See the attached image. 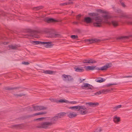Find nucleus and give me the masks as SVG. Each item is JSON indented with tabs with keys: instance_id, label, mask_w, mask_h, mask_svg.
<instances>
[{
	"instance_id": "f257e3e1",
	"label": "nucleus",
	"mask_w": 132,
	"mask_h": 132,
	"mask_svg": "<svg viewBox=\"0 0 132 132\" xmlns=\"http://www.w3.org/2000/svg\"><path fill=\"white\" fill-rule=\"evenodd\" d=\"M88 14L90 16L96 17L93 19L89 17H85L84 19V22L87 23H92L94 26L96 27H102L104 21H107L110 18L106 15H103L102 16H97L98 14L97 13H90Z\"/></svg>"
},
{
	"instance_id": "f03ea898",
	"label": "nucleus",
	"mask_w": 132,
	"mask_h": 132,
	"mask_svg": "<svg viewBox=\"0 0 132 132\" xmlns=\"http://www.w3.org/2000/svg\"><path fill=\"white\" fill-rule=\"evenodd\" d=\"M112 64L109 63L106 64L104 66L101 68L97 67L96 66H88L87 67H85L84 68H86L85 69L87 71L88 70H101L102 71L106 70L108 68H110Z\"/></svg>"
},
{
	"instance_id": "7ed1b4c3",
	"label": "nucleus",
	"mask_w": 132,
	"mask_h": 132,
	"mask_svg": "<svg viewBox=\"0 0 132 132\" xmlns=\"http://www.w3.org/2000/svg\"><path fill=\"white\" fill-rule=\"evenodd\" d=\"M27 32L28 34L25 35V38H28L29 37H33L38 38L39 37V36L38 34V32L37 31L29 29L28 30Z\"/></svg>"
},
{
	"instance_id": "20e7f679",
	"label": "nucleus",
	"mask_w": 132,
	"mask_h": 132,
	"mask_svg": "<svg viewBox=\"0 0 132 132\" xmlns=\"http://www.w3.org/2000/svg\"><path fill=\"white\" fill-rule=\"evenodd\" d=\"M51 125L48 122H42L41 123H39L37 126V127L40 128L47 129L49 126Z\"/></svg>"
},
{
	"instance_id": "39448f33",
	"label": "nucleus",
	"mask_w": 132,
	"mask_h": 132,
	"mask_svg": "<svg viewBox=\"0 0 132 132\" xmlns=\"http://www.w3.org/2000/svg\"><path fill=\"white\" fill-rule=\"evenodd\" d=\"M29 110L32 111L33 110L35 111H39L41 110H44L46 109L47 108L41 106H36L32 107L29 108Z\"/></svg>"
},
{
	"instance_id": "423d86ee",
	"label": "nucleus",
	"mask_w": 132,
	"mask_h": 132,
	"mask_svg": "<svg viewBox=\"0 0 132 132\" xmlns=\"http://www.w3.org/2000/svg\"><path fill=\"white\" fill-rule=\"evenodd\" d=\"M78 110L80 111V113L82 114H86L88 112L87 109L84 105L80 106Z\"/></svg>"
},
{
	"instance_id": "0eeeda50",
	"label": "nucleus",
	"mask_w": 132,
	"mask_h": 132,
	"mask_svg": "<svg viewBox=\"0 0 132 132\" xmlns=\"http://www.w3.org/2000/svg\"><path fill=\"white\" fill-rule=\"evenodd\" d=\"M122 16L127 19L126 22L127 24L129 25H132V17L130 15L126 14H123Z\"/></svg>"
},
{
	"instance_id": "6e6552de",
	"label": "nucleus",
	"mask_w": 132,
	"mask_h": 132,
	"mask_svg": "<svg viewBox=\"0 0 132 132\" xmlns=\"http://www.w3.org/2000/svg\"><path fill=\"white\" fill-rule=\"evenodd\" d=\"M63 80L65 81L68 80L69 81H72L73 80V79L72 77L70 75H66L63 74L62 76Z\"/></svg>"
},
{
	"instance_id": "1a4fd4ad",
	"label": "nucleus",
	"mask_w": 132,
	"mask_h": 132,
	"mask_svg": "<svg viewBox=\"0 0 132 132\" xmlns=\"http://www.w3.org/2000/svg\"><path fill=\"white\" fill-rule=\"evenodd\" d=\"M42 45L46 48H51L53 45V44L51 42H42Z\"/></svg>"
},
{
	"instance_id": "9d476101",
	"label": "nucleus",
	"mask_w": 132,
	"mask_h": 132,
	"mask_svg": "<svg viewBox=\"0 0 132 132\" xmlns=\"http://www.w3.org/2000/svg\"><path fill=\"white\" fill-rule=\"evenodd\" d=\"M83 85H82L81 86V87L82 89L87 90H88L89 89L91 90L92 89V88L93 87L91 85L87 83H84Z\"/></svg>"
},
{
	"instance_id": "9b49d317",
	"label": "nucleus",
	"mask_w": 132,
	"mask_h": 132,
	"mask_svg": "<svg viewBox=\"0 0 132 132\" xmlns=\"http://www.w3.org/2000/svg\"><path fill=\"white\" fill-rule=\"evenodd\" d=\"M57 117L54 116L53 118H46V120L50 121H49L51 126L52 124L55 123L57 121Z\"/></svg>"
},
{
	"instance_id": "f8f14e48",
	"label": "nucleus",
	"mask_w": 132,
	"mask_h": 132,
	"mask_svg": "<svg viewBox=\"0 0 132 132\" xmlns=\"http://www.w3.org/2000/svg\"><path fill=\"white\" fill-rule=\"evenodd\" d=\"M66 113L68 117L71 118L75 117L77 115V114L74 112H67Z\"/></svg>"
},
{
	"instance_id": "ddd939ff",
	"label": "nucleus",
	"mask_w": 132,
	"mask_h": 132,
	"mask_svg": "<svg viewBox=\"0 0 132 132\" xmlns=\"http://www.w3.org/2000/svg\"><path fill=\"white\" fill-rule=\"evenodd\" d=\"M96 11L98 12H99L100 13H105V14H104V15H107V14H107V12L105 11H104V10H101V9H97V10H96ZM101 16H102V15ZM108 15L109 16V18L108 19V20L106 21H104V22H103V23H104V22H106V23H109V20H110V18H111V16H109V15Z\"/></svg>"
},
{
	"instance_id": "4468645a",
	"label": "nucleus",
	"mask_w": 132,
	"mask_h": 132,
	"mask_svg": "<svg viewBox=\"0 0 132 132\" xmlns=\"http://www.w3.org/2000/svg\"><path fill=\"white\" fill-rule=\"evenodd\" d=\"M75 71L78 72H82L84 71V69H83V67L80 68L78 67H75L74 68Z\"/></svg>"
},
{
	"instance_id": "2eb2a0df",
	"label": "nucleus",
	"mask_w": 132,
	"mask_h": 132,
	"mask_svg": "<svg viewBox=\"0 0 132 132\" xmlns=\"http://www.w3.org/2000/svg\"><path fill=\"white\" fill-rule=\"evenodd\" d=\"M87 42H89V43L92 44L93 43L98 42L100 41V40L96 39H88L87 40Z\"/></svg>"
},
{
	"instance_id": "dca6fc26",
	"label": "nucleus",
	"mask_w": 132,
	"mask_h": 132,
	"mask_svg": "<svg viewBox=\"0 0 132 132\" xmlns=\"http://www.w3.org/2000/svg\"><path fill=\"white\" fill-rule=\"evenodd\" d=\"M114 27H116L118 25V22L114 20H112L110 22Z\"/></svg>"
},
{
	"instance_id": "f3484780",
	"label": "nucleus",
	"mask_w": 132,
	"mask_h": 132,
	"mask_svg": "<svg viewBox=\"0 0 132 132\" xmlns=\"http://www.w3.org/2000/svg\"><path fill=\"white\" fill-rule=\"evenodd\" d=\"M66 113L64 112H60L56 114L55 117H57V119L59 118H60L64 116L66 114Z\"/></svg>"
},
{
	"instance_id": "a211bd4d",
	"label": "nucleus",
	"mask_w": 132,
	"mask_h": 132,
	"mask_svg": "<svg viewBox=\"0 0 132 132\" xmlns=\"http://www.w3.org/2000/svg\"><path fill=\"white\" fill-rule=\"evenodd\" d=\"M43 72H42L43 73L49 75L52 74L54 72L53 71L50 70H43Z\"/></svg>"
},
{
	"instance_id": "6ab92c4d",
	"label": "nucleus",
	"mask_w": 132,
	"mask_h": 132,
	"mask_svg": "<svg viewBox=\"0 0 132 132\" xmlns=\"http://www.w3.org/2000/svg\"><path fill=\"white\" fill-rule=\"evenodd\" d=\"M46 21L48 23L51 22H57V21L56 20L52 18H47L46 19Z\"/></svg>"
},
{
	"instance_id": "aec40b11",
	"label": "nucleus",
	"mask_w": 132,
	"mask_h": 132,
	"mask_svg": "<svg viewBox=\"0 0 132 132\" xmlns=\"http://www.w3.org/2000/svg\"><path fill=\"white\" fill-rule=\"evenodd\" d=\"M42 42L39 41H31V43L34 45L40 44L42 45Z\"/></svg>"
},
{
	"instance_id": "412c9836",
	"label": "nucleus",
	"mask_w": 132,
	"mask_h": 132,
	"mask_svg": "<svg viewBox=\"0 0 132 132\" xmlns=\"http://www.w3.org/2000/svg\"><path fill=\"white\" fill-rule=\"evenodd\" d=\"M18 47V46L16 45H9V47L11 49L16 50V49Z\"/></svg>"
},
{
	"instance_id": "4be33fe9",
	"label": "nucleus",
	"mask_w": 132,
	"mask_h": 132,
	"mask_svg": "<svg viewBox=\"0 0 132 132\" xmlns=\"http://www.w3.org/2000/svg\"><path fill=\"white\" fill-rule=\"evenodd\" d=\"M95 81L98 82H102L105 81V79L103 78L100 77L95 80Z\"/></svg>"
},
{
	"instance_id": "5701e85b",
	"label": "nucleus",
	"mask_w": 132,
	"mask_h": 132,
	"mask_svg": "<svg viewBox=\"0 0 132 132\" xmlns=\"http://www.w3.org/2000/svg\"><path fill=\"white\" fill-rule=\"evenodd\" d=\"M43 7V6H39L37 7H34L33 8V10L34 11H37L39 9H42Z\"/></svg>"
},
{
	"instance_id": "b1692460",
	"label": "nucleus",
	"mask_w": 132,
	"mask_h": 132,
	"mask_svg": "<svg viewBox=\"0 0 132 132\" xmlns=\"http://www.w3.org/2000/svg\"><path fill=\"white\" fill-rule=\"evenodd\" d=\"M46 112H39L38 113H35V114H33V115L35 116H36L38 115H42L43 114H46Z\"/></svg>"
},
{
	"instance_id": "393cba45",
	"label": "nucleus",
	"mask_w": 132,
	"mask_h": 132,
	"mask_svg": "<svg viewBox=\"0 0 132 132\" xmlns=\"http://www.w3.org/2000/svg\"><path fill=\"white\" fill-rule=\"evenodd\" d=\"M130 36H123L119 37L118 39L120 40H124V39H127L129 38Z\"/></svg>"
},
{
	"instance_id": "a878e982",
	"label": "nucleus",
	"mask_w": 132,
	"mask_h": 132,
	"mask_svg": "<svg viewBox=\"0 0 132 132\" xmlns=\"http://www.w3.org/2000/svg\"><path fill=\"white\" fill-rule=\"evenodd\" d=\"M79 106H80L78 105L75 106H71L69 108L71 109H74L75 110H76L78 109V110L79 107Z\"/></svg>"
},
{
	"instance_id": "bb28decb",
	"label": "nucleus",
	"mask_w": 132,
	"mask_h": 132,
	"mask_svg": "<svg viewBox=\"0 0 132 132\" xmlns=\"http://www.w3.org/2000/svg\"><path fill=\"white\" fill-rule=\"evenodd\" d=\"M13 127L16 128H22L20 124L13 125Z\"/></svg>"
},
{
	"instance_id": "cd10ccee",
	"label": "nucleus",
	"mask_w": 132,
	"mask_h": 132,
	"mask_svg": "<svg viewBox=\"0 0 132 132\" xmlns=\"http://www.w3.org/2000/svg\"><path fill=\"white\" fill-rule=\"evenodd\" d=\"M103 91V90H101L95 93V95H98L100 94H101L102 93H104Z\"/></svg>"
},
{
	"instance_id": "c85d7f7f",
	"label": "nucleus",
	"mask_w": 132,
	"mask_h": 132,
	"mask_svg": "<svg viewBox=\"0 0 132 132\" xmlns=\"http://www.w3.org/2000/svg\"><path fill=\"white\" fill-rule=\"evenodd\" d=\"M120 119L119 118L116 117L114 118L113 121L115 122H118L120 121Z\"/></svg>"
},
{
	"instance_id": "c756f323",
	"label": "nucleus",
	"mask_w": 132,
	"mask_h": 132,
	"mask_svg": "<svg viewBox=\"0 0 132 132\" xmlns=\"http://www.w3.org/2000/svg\"><path fill=\"white\" fill-rule=\"evenodd\" d=\"M68 102H69V101L66 100H64L62 99H61L59 100L58 102L59 103H68Z\"/></svg>"
},
{
	"instance_id": "7c9ffc66",
	"label": "nucleus",
	"mask_w": 132,
	"mask_h": 132,
	"mask_svg": "<svg viewBox=\"0 0 132 132\" xmlns=\"http://www.w3.org/2000/svg\"><path fill=\"white\" fill-rule=\"evenodd\" d=\"M121 107V105H120L114 107L113 108V109L114 110L116 111L118 108H120Z\"/></svg>"
},
{
	"instance_id": "2f4dec72",
	"label": "nucleus",
	"mask_w": 132,
	"mask_h": 132,
	"mask_svg": "<svg viewBox=\"0 0 132 132\" xmlns=\"http://www.w3.org/2000/svg\"><path fill=\"white\" fill-rule=\"evenodd\" d=\"M88 63H95L96 62V61H93L92 59H88Z\"/></svg>"
},
{
	"instance_id": "473e14b6",
	"label": "nucleus",
	"mask_w": 132,
	"mask_h": 132,
	"mask_svg": "<svg viewBox=\"0 0 132 132\" xmlns=\"http://www.w3.org/2000/svg\"><path fill=\"white\" fill-rule=\"evenodd\" d=\"M112 90V88L110 89H105L103 90V93H105V92H109L111 91V90Z\"/></svg>"
},
{
	"instance_id": "72a5a7b5",
	"label": "nucleus",
	"mask_w": 132,
	"mask_h": 132,
	"mask_svg": "<svg viewBox=\"0 0 132 132\" xmlns=\"http://www.w3.org/2000/svg\"><path fill=\"white\" fill-rule=\"evenodd\" d=\"M99 105V103L97 102L96 103H92V107H95Z\"/></svg>"
},
{
	"instance_id": "f704fd0d",
	"label": "nucleus",
	"mask_w": 132,
	"mask_h": 132,
	"mask_svg": "<svg viewBox=\"0 0 132 132\" xmlns=\"http://www.w3.org/2000/svg\"><path fill=\"white\" fill-rule=\"evenodd\" d=\"M45 118L44 117H41L39 118H37L36 119H35L34 120L35 121H40L42 120L43 119H44Z\"/></svg>"
},
{
	"instance_id": "c9c22d12",
	"label": "nucleus",
	"mask_w": 132,
	"mask_h": 132,
	"mask_svg": "<svg viewBox=\"0 0 132 132\" xmlns=\"http://www.w3.org/2000/svg\"><path fill=\"white\" fill-rule=\"evenodd\" d=\"M71 37L73 39H77L78 38V37L77 35H72L71 36Z\"/></svg>"
},
{
	"instance_id": "e433bc0d",
	"label": "nucleus",
	"mask_w": 132,
	"mask_h": 132,
	"mask_svg": "<svg viewBox=\"0 0 132 132\" xmlns=\"http://www.w3.org/2000/svg\"><path fill=\"white\" fill-rule=\"evenodd\" d=\"M92 102H86L85 103V105L87 106H92Z\"/></svg>"
},
{
	"instance_id": "4c0bfd02",
	"label": "nucleus",
	"mask_w": 132,
	"mask_h": 132,
	"mask_svg": "<svg viewBox=\"0 0 132 132\" xmlns=\"http://www.w3.org/2000/svg\"><path fill=\"white\" fill-rule=\"evenodd\" d=\"M101 128H98L94 132H101Z\"/></svg>"
},
{
	"instance_id": "58836bf2",
	"label": "nucleus",
	"mask_w": 132,
	"mask_h": 132,
	"mask_svg": "<svg viewBox=\"0 0 132 132\" xmlns=\"http://www.w3.org/2000/svg\"><path fill=\"white\" fill-rule=\"evenodd\" d=\"M120 2L121 4L122 7H126V5L124 4V3L122 2V0H120Z\"/></svg>"
},
{
	"instance_id": "ea45409f",
	"label": "nucleus",
	"mask_w": 132,
	"mask_h": 132,
	"mask_svg": "<svg viewBox=\"0 0 132 132\" xmlns=\"http://www.w3.org/2000/svg\"><path fill=\"white\" fill-rule=\"evenodd\" d=\"M54 36L55 38H59L61 37V35L58 34H56Z\"/></svg>"
},
{
	"instance_id": "a19ab883",
	"label": "nucleus",
	"mask_w": 132,
	"mask_h": 132,
	"mask_svg": "<svg viewBox=\"0 0 132 132\" xmlns=\"http://www.w3.org/2000/svg\"><path fill=\"white\" fill-rule=\"evenodd\" d=\"M88 59H85L82 61V62L84 64L88 63Z\"/></svg>"
},
{
	"instance_id": "79ce46f5",
	"label": "nucleus",
	"mask_w": 132,
	"mask_h": 132,
	"mask_svg": "<svg viewBox=\"0 0 132 132\" xmlns=\"http://www.w3.org/2000/svg\"><path fill=\"white\" fill-rule=\"evenodd\" d=\"M5 89L6 90H13L12 87H5Z\"/></svg>"
},
{
	"instance_id": "37998d69",
	"label": "nucleus",
	"mask_w": 132,
	"mask_h": 132,
	"mask_svg": "<svg viewBox=\"0 0 132 132\" xmlns=\"http://www.w3.org/2000/svg\"><path fill=\"white\" fill-rule=\"evenodd\" d=\"M81 15L80 14H79L78 15H77L76 16V19H77V20L79 21L80 20V18L81 17Z\"/></svg>"
},
{
	"instance_id": "c03bdc74",
	"label": "nucleus",
	"mask_w": 132,
	"mask_h": 132,
	"mask_svg": "<svg viewBox=\"0 0 132 132\" xmlns=\"http://www.w3.org/2000/svg\"><path fill=\"white\" fill-rule=\"evenodd\" d=\"M68 102V103H69L71 104H76L77 103V102H76V101H71V102H69H69Z\"/></svg>"
},
{
	"instance_id": "a18cd8bd",
	"label": "nucleus",
	"mask_w": 132,
	"mask_h": 132,
	"mask_svg": "<svg viewBox=\"0 0 132 132\" xmlns=\"http://www.w3.org/2000/svg\"><path fill=\"white\" fill-rule=\"evenodd\" d=\"M22 63L25 65H28L29 64V62L25 61H22Z\"/></svg>"
},
{
	"instance_id": "49530a36",
	"label": "nucleus",
	"mask_w": 132,
	"mask_h": 132,
	"mask_svg": "<svg viewBox=\"0 0 132 132\" xmlns=\"http://www.w3.org/2000/svg\"><path fill=\"white\" fill-rule=\"evenodd\" d=\"M25 94L23 93H21L19 94H18V97H22L23 96H25Z\"/></svg>"
},
{
	"instance_id": "de8ad7c7",
	"label": "nucleus",
	"mask_w": 132,
	"mask_h": 132,
	"mask_svg": "<svg viewBox=\"0 0 132 132\" xmlns=\"http://www.w3.org/2000/svg\"><path fill=\"white\" fill-rule=\"evenodd\" d=\"M21 88V87L20 86L19 87H12L13 90L14 89H19L20 88Z\"/></svg>"
},
{
	"instance_id": "09e8293b",
	"label": "nucleus",
	"mask_w": 132,
	"mask_h": 132,
	"mask_svg": "<svg viewBox=\"0 0 132 132\" xmlns=\"http://www.w3.org/2000/svg\"><path fill=\"white\" fill-rule=\"evenodd\" d=\"M118 84H117L116 83H113L112 84H108L107 85L108 86H109L111 85H116Z\"/></svg>"
},
{
	"instance_id": "8fccbe9b",
	"label": "nucleus",
	"mask_w": 132,
	"mask_h": 132,
	"mask_svg": "<svg viewBox=\"0 0 132 132\" xmlns=\"http://www.w3.org/2000/svg\"><path fill=\"white\" fill-rule=\"evenodd\" d=\"M79 22H78L77 21H74L73 22V23L74 24H78V23Z\"/></svg>"
},
{
	"instance_id": "3c124183",
	"label": "nucleus",
	"mask_w": 132,
	"mask_h": 132,
	"mask_svg": "<svg viewBox=\"0 0 132 132\" xmlns=\"http://www.w3.org/2000/svg\"><path fill=\"white\" fill-rule=\"evenodd\" d=\"M66 3H63L61 4H60V5L61 6H63V5H66Z\"/></svg>"
},
{
	"instance_id": "603ef678",
	"label": "nucleus",
	"mask_w": 132,
	"mask_h": 132,
	"mask_svg": "<svg viewBox=\"0 0 132 132\" xmlns=\"http://www.w3.org/2000/svg\"><path fill=\"white\" fill-rule=\"evenodd\" d=\"M13 95L15 97H18V94H14Z\"/></svg>"
},
{
	"instance_id": "864d4df0",
	"label": "nucleus",
	"mask_w": 132,
	"mask_h": 132,
	"mask_svg": "<svg viewBox=\"0 0 132 132\" xmlns=\"http://www.w3.org/2000/svg\"><path fill=\"white\" fill-rule=\"evenodd\" d=\"M55 100V98H53L52 99H50V100H51V101L52 102H54Z\"/></svg>"
},
{
	"instance_id": "5fc2aeb1",
	"label": "nucleus",
	"mask_w": 132,
	"mask_h": 132,
	"mask_svg": "<svg viewBox=\"0 0 132 132\" xmlns=\"http://www.w3.org/2000/svg\"><path fill=\"white\" fill-rule=\"evenodd\" d=\"M66 5H69L70 4V2H68L66 3Z\"/></svg>"
},
{
	"instance_id": "6e6d98bb",
	"label": "nucleus",
	"mask_w": 132,
	"mask_h": 132,
	"mask_svg": "<svg viewBox=\"0 0 132 132\" xmlns=\"http://www.w3.org/2000/svg\"><path fill=\"white\" fill-rule=\"evenodd\" d=\"M130 77H132V76H126L124 77V78H129Z\"/></svg>"
},
{
	"instance_id": "4d7b16f0",
	"label": "nucleus",
	"mask_w": 132,
	"mask_h": 132,
	"mask_svg": "<svg viewBox=\"0 0 132 132\" xmlns=\"http://www.w3.org/2000/svg\"><path fill=\"white\" fill-rule=\"evenodd\" d=\"M117 12L118 13H120L121 12V11L120 9H118L117 10Z\"/></svg>"
},
{
	"instance_id": "13d9d810",
	"label": "nucleus",
	"mask_w": 132,
	"mask_h": 132,
	"mask_svg": "<svg viewBox=\"0 0 132 132\" xmlns=\"http://www.w3.org/2000/svg\"><path fill=\"white\" fill-rule=\"evenodd\" d=\"M80 83H81L82 82V80H81V79H80Z\"/></svg>"
},
{
	"instance_id": "bf43d9fd",
	"label": "nucleus",
	"mask_w": 132,
	"mask_h": 132,
	"mask_svg": "<svg viewBox=\"0 0 132 132\" xmlns=\"http://www.w3.org/2000/svg\"><path fill=\"white\" fill-rule=\"evenodd\" d=\"M70 2V4H73V3L72 2Z\"/></svg>"
},
{
	"instance_id": "052dcab7",
	"label": "nucleus",
	"mask_w": 132,
	"mask_h": 132,
	"mask_svg": "<svg viewBox=\"0 0 132 132\" xmlns=\"http://www.w3.org/2000/svg\"><path fill=\"white\" fill-rule=\"evenodd\" d=\"M85 80V79H82V81H84V80Z\"/></svg>"
},
{
	"instance_id": "680f3d73",
	"label": "nucleus",
	"mask_w": 132,
	"mask_h": 132,
	"mask_svg": "<svg viewBox=\"0 0 132 132\" xmlns=\"http://www.w3.org/2000/svg\"><path fill=\"white\" fill-rule=\"evenodd\" d=\"M73 13V11H72V13Z\"/></svg>"
}]
</instances>
